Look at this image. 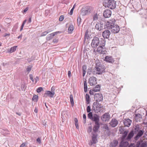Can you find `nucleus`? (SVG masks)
Segmentation results:
<instances>
[{
	"label": "nucleus",
	"mask_w": 147,
	"mask_h": 147,
	"mask_svg": "<svg viewBox=\"0 0 147 147\" xmlns=\"http://www.w3.org/2000/svg\"><path fill=\"white\" fill-rule=\"evenodd\" d=\"M146 110L143 108H138V112H140V113H138V121L139 122L140 124H142L144 123H145L144 119L146 118H144V115L145 114H146Z\"/></svg>",
	"instance_id": "f257e3e1"
},
{
	"label": "nucleus",
	"mask_w": 147,
	"mask_h": 147,
	"mask_svg": "<svg viewBox=\"0 0 147 147\" xmlns=\"http://www.w3.org/2000/svg\"><path fill=\"white\" fill-rule=\"evenodd\" d=\"M103 5L110 9H115L116 6V2L114 0H104Z\"/></svg>",
	"instance_id": "f03ea898"
},
{
	"label": "nucleus",
	"mask_w": 147,
	"mask_h": 147,
	"mask_svg": "<svg viewBox=\"0 0 147 147\" xmlns=\"http://www.w3.org/2000/svg\"><path fill=\"white\" fill-rule=\"evenodd\" d=\"M94 71L96 72V74L101 75L105 72V66L101 64H97L94 68Z\"/></svg>",
	"instance_id": "7ed1b4c3"
},
{
	"label": "nucleus",
	"mask_w": 147,
	"mask_h": 147,
	"mask_svg": "<svg viewBox=\"0 0 147 147\" xmlns=\"http://www.w3.org/2000/svg\"><path fill=\"white\" fill-rule=\"evenodd\" d=\"M92 10L91 6H84L81 9L80 13L82 16H85L90 13Z\"/></svg>",
	"instance_id": "20e7f679"
},
{
	"label": "nucleus",
	"mask_w": 147,
	"mask_h": 147,
	"mask_svg": "<svg viewBox=\"0 0 147 147\" xmlns=\"http://www.w3.org/2000/svg\"><path fill=\"white\" fill-rule=\"evenodd\" d=\"M89 31L88 30H87L84 36V39L83 45L84 46H87L89 45V41L90 40V36L89 34Z\"/></svg>",
	"instance_id": "39448f33"
},
{
	"label": "nucleus",
	"mask_w": 147,
	"mask_h": 147,
	"mask_svg": "<svg viewBox=\"0 0 147 147\" xmlns=\"http://www.w3.org/2000/svg\"><path fill=\"white\" fill-rule=\"evenodd\" d=\"M116 21L115 19H112L106 22H104L105 26H106L108 29H111V28L115 24Z\"/></svg>",
	"instance_id": "423d86ee"
},
{
	"label": "nucleus",
	"mask_w": 147,
	"mask_h": 147,
	"mask_svg": "<svg viewBox=\"0 0 147 147\" xmlns=\"http://www.w3.org/2000/svg\"><path fill=\"white\" fill-rule=\"evenodd\" d=\"M101 105L98 102H94L93 105L92 109L95 112H98L101 110Z\"/></svg>",
	"instance_id": "0eeeda50"
},
{
	"label": "nucleus",
	"mask_w": 147,
	"mask_h": 147,
	"mask_svg": "<svg viewBox=\"0 0 147 147\" xmlns=\"http://www.w3.org/2000/svg\"><path fill=\"white\" fill-rule=\"evenodd\" d=\"M94 98L96 102L102 101L103 99L102 95L100 93H96L94 94Z\"/></svg>",
	"instance_id": "6e6552de"
},
{
	"label": "nucleus",
	"mask_w": 147,
	"mask_h": 147,
	"mask_svg": "<svg viewBox=\"0 0 147 147\" xmlns=\"http://www.w3.org/2000/svg\"><path fill=\"white\" fill-rule=\"evenodd\" d=\"M105 28L104 22H100V23L96 24L95 26V28L99 31H100Z\"/></svg>",
	"instance_id": "1a4fd4ad"
},
{
	"label": "nucleus",
	"mask_w": 147,
	"mask_h": 147,
	"mask_svg": "<svg viewBox=\"0 0 147 147\" xmlns=\"http://www.w3.org/2000/svg\"><path fill=\"white\" fill-rule=\"evenodd\" d=\"M108 51V49L105 48V47H99L97 49V52L102 54H105Z\"/></svg>",
	"instance_id": "9d476101"
},
{
	"label": "nucleus",
	"mask_w": 147,
	"mask_h": 147,
	"mask_svg": "<svg viewBox=\"0 0 147 147\" xmlns=\"http://www.w3.org/2000/svg\"><path fill=\"white\" fill-rule=\"evenodd\" d=\"M114 34L118 33L120 30V28L119 26L117 25H114L109 29Z\"/></svg>",
	"instance_id": "9b49d317"
},
{
	"label": "nucleus",
	"mask_w": 147,
	"mask_h": 147,
	"mask_svg": "<svg viewBox=\"0 0 147 147\" xmlns=\"http://www.w3.org/2000/svg\"><path fill=\"white\" fill-rule=\"evenodd\" d=\"M100 40L98 38L95 37L92 39L91 43V45L94 46H98L100 45Z\"/></svg>",
	"instance_id": "f8f14e48"
},
{
	"label": "nucleus",
	"mask_w": 147,
	"mask_h": 147,
	"mask_svg": "<svg viewBox=\"0 0 147 147\" xmlns=\"http://www.w3.org/2000/svg\"><path fill=\"white\" fill-rule=\"evenodd\" d=\"M89 84L91 86H93L97 84L96 78L93 77H90L88 81Z\"/></svg>",
	"instance_id": "ddd939ff"
},
{
	"label": "nucleus",
	"mask_w": 147,
	"mask_h": 147,
	"mask_svg": "<svg viewBox=\"0 0 147 147\" xmlns=\"http://www.w3.org/2000/svg\"><path fill=\"white\" fill-rule=\"evenodd\" d=\"M110 119V115L109 113H105L101 117V119L103 122L109 120Z\"/></svg>",
	"instance_id": "4468645a"
},
{
	"label": "nucleus",
	"mask_w": 147,
	"mask_h": 147,
	"mask_svg": "<svg viewBox=\"0 0 147 147\" xmlns=\"http://www.w3.org/2000/svg\"><path fill=\"white\" fill-rule=\"evenodd\" d=\"M55 94V92H51L50 91L47 90L44 94V96L45 97L49 96L50 98H53V97Z\"/></svg>",
	"instance_id": "2eb2a0df"
},
{
	"label": "nucleus",
	"mask_w": 147,
	"mask_h": 147,
	"mask_svg": "<svg viewBox=\"0 0 147 147\" xmlns=\"http://www.w3.org/2000/svg\"><path fill=\"white\" fill-rule=\"evenodd\" d=\"M111 34L110 31L108 30H105L102 33V35L104 38L108 39Z\"/></svg>",
	"instance_id": "dca6fc26"
},
{
	"label": "nucleus",
	"mask_w": 147,
	"mask_h": 147,
	"mask_svg": "<svg viewBox=\"0 0 147 147\" xmlns=\"http://www.w3.org/2000/svg\"><path fill=\"white\" fill-rule=\"evenodd\" d=\"M111 14V11L109 9L105 10L104 12L103 15L105 18H108L110 17Z\"/></svg>",
	"instance_id": "f3484780"
},
{
	"label": "nucleus",
	"mask_w": 147,
	"mask_h": 147,
	"mask_svg": "<svg viewBox=\"0 0 147 147\" xmlns=\"http://www.w3.org/2000/svg\"><path fill=\"white\" fill-rule=\"evenodd\" d=\"M100 127L99 122L95 123L94 125L93 128V131L94 133L97 132Z\"/></svg>",
	"instance_id": "a211bd4d"
},
{
	"label": "nucleus",
	"mask_w": 147,
	"mask_h": 147,
	"mask_svg": "<svg viewBox=\"0 0 147 147\" xmlns=\"http://www.w3.org/2000/svg\"><path fill=\"white\" fill-rule=\"evenodd\" d=\"M105 61L111 63H113L114 62V60L112 57L110 56H106L105 59Z\"/></svg>",
	"instance_id": "6ab92c4d"
},
{
	"label": "nucleus",
	"mask_w": 147,
	"mask_h": 147,
	"mask_svg": "<svg viewBox=\"0 0 147 147\" xmlns=\"http://www.w3.org/2000/svg\"><path fill=\"white\" fill-rule=\"evenodd\" d=\"M59 32H56L48 34L47 36V40H49L52 39L53 38V37L55 35L57 34V33Z\"/></svg>",
	"instance_id": "aec40b11"
},
{
	"label": "nucleus",
	"mask_w": 147,
	"mask_h": 147,
	"mask_svg": "<svg viewBox=\"0 0 147 147\" xmlns=\"http://www.w3.org/2000/svg\"><path fill=\"white\" fill-rule=\"evenodd\" d=\"M99 116L96 114L93 115V117L91 119L92 121L95 122H99L100 121Z\"/></svg>",
	"instance_id": "412c9836"
},
{
	"label": "nucleus",
	"mask_w": 147,
	"mask_h": 147,
	"mask_svg": "<svg viewBox=\"0 0 147 147\" xmlns=\"http://www.w3.org/2000/svg\"><path fill=\"white\" fill-rule=\"evenodd\" d=\"M118 124V121L116 119H112L111 121L110 124L112 127H115Z\"/></svg>",
	"instance_id": "4be33fe9"
},
{
	"label": "nucleus",
	"mask_w": 147,
	"mask_h": 147,
	"mask_svg": "<svg viewBox=\"0 0 147 147\" xmlns=\"http://www.w3.org/2000/svg\"><path fill=\"white\" fill-rule=\"evenodd\" d=\"M131 122V120L129 119H126L124 120L123 123L125 126L129 127Z\"/></svg>",
	"instance_id": "5701e85b"
},
{
	"label": "nucleus",
	"mask_w": 147,
	"mask_h": 147,
	"mask_svg": "<svg viewBox=\"0 0 147 147\" xmlns=\"http://www.w3.org/2000/svg\"><path fill=\"white\" fill-rule=\"evenodd\" d=\"M92 140L93 143L92 142L90 144L91 145L93 143L94 144H95L97 143V136L96 135L93 134L92 137Z\"/></svg>",
	"instance_id": "b1692460"
},
{
	"label": "nucleus",
	"mask_w": 147,
	"mask_h": 147,
	"mask_svg": "<svg viewBox=\"0 0 147 147\" xmlns=\"http://www.w3.org/2000/svg\"><path fill=\"white\" fill-rule=\"evenodd\" d=\"M17 47H13L10 49H8L7 50V52L9 53H12L15 51Z\"/></svg>",
	"instance_id": "393cba45"
},
{
	"label": "nucleus",
	"mask_w": 147,
	"mask_h": 147,
	"mask_svg": "<svg viewBox=\"0 0 147 147\" xmlns=\"http://www.w3.org/2000/svg\"><path fill=\"white\" fill-rule=\"evenodd\" d=\"M140 142L138 141V147H146V144L144 142Z\"/></svg>",
	"instance_id": "a878e982"
},
{
	"label": "nucleus",
	"mask_w": 147,
	"mask_h": 147,
	"mask_svg": "<svg viewBox=\"0 0 147 147\" xmlns=\"http://www.w3.org/2000/svg\"><path fill=\"white\" fill-rule=\"evenodd\" d=\"M86 66L85 65H84L82 66V75L83 77L85 76L86 74Z\"/></svg>",
	"instance_id": "bb28decb"
},
{
	"label": "nucleus",
	"mask_w": 147,
	"mask_h": 147,
	"mask_svg": "<svg viewBox=\"0 0 147 147\" xmlns=\"http://www.w3.org/2000/svg\"><path fill=\"white\" fill-rule=\"evenodd\" d=\"M100 86L99 85H97L96 87L93 89V91L94 92L99 91L100 90Z\"/></svg>",
	"instance_id": "cd10ccee"
},
{
	"label": "nucleus",
	"mask_w": 147,
	"mask_h": 147,
	"mask_svg": "<svg viewBox=\"0 0 147 147\" xmlns=\"http://www.w3.org/2000/svg\"><path fill=\"white\" fill-rule=\"evenodd\" d=\"M144 132L145 131L144 129L139 130V127H138V138L143 135Z\"/></svg>",
	"instance_id": "c85d7f7f"
},
{
	"label": "nucleus",
	"mask_w": 147,
	"mask_h": 147,
	"mask_svg": "<svg viewBox=\"0 0 147 147\" xmlns=\"http://www.w3.org/2000/svg\"><path fill=\"white\" fill-rule=\"evenodd\" d=\"M86 103L87 104L89 103L90 100V97L89 94H86Z\"/></svg>",
	"instance_id": "c756f323"
},
{
	"label": "nucleus",
	"mask_w": 147,
	"mask_h": 147,
	"mask_svg": "<svg viewBox=\"0 0 147 147\" xmlns=\"http://www.w3.org/2000/svg\"><path fill=\"white\" fill-rule=\"evenodd\" d=\"M134 135V133H133V131H131L129 133V134L127 137V140H130V139Z\"/></svg>",
	"instance_id": "7c9ffc66"
},
{
	"label": "nucleus",
	"mask_w": 147,
	"mask_h": 147,
	"mask_svg": "<svg viewBox=\"0 0 147 147\" xmlns=\"http://www.w3.org/2000/svg\"><path fill=\"white\" fill-rule=\"evenodd\" d=\"M118 144V141L117 140H114L111 144V145L112 147H115L117 146Z\"/></svg>",
	"instance_id": "2f4dec72"
},
{
	"label": "nucleus",
	"mask_w": 147,
	"mask_h": 147,
	"mask_svg": "<svg viewBox=\"0 0 147 147\" xmlns=\"http://www.w3.org/2000/svg\"><path fill=\"white\" fill-rule=\"evenodd\" d=\"M84 91L85 92H86L87 91V82L86 81H85L84 84Z\"/></svg>",
	"instance_id": "473e14b6"
},
{
	"label": "nucleus",
	"mask_w": 147,
	"mask_h": 147,
	"mask_svg": "<svg viewBox=\"0 0 147 147\" xmlns=\"http://www.w3.org/2000/svg\"><path fill=\"white\" fill-rule=\"evenodd\" d=\"M70 101L71 105L73 106L74 105V101L73 99V97L72 95H70Z\"/></svg>",
	"instance_id": "72a5a7b5"
},
{
	"label": "nucleus",
	"mask_w": 147,
	"mask_h": 147,
	"mask_svg": "<svg viewBox=\"0 0 147 147\" xmlns=\"http://www.w3.org/2000/svg\"><path fill=\"white\" fill-rule=\"evenodd\" d=\"M88 117L91 120L93 117V115H92V112H89L88 115Z\"/></svg>",
	"instance_id": "f704fd0d"
},
{
	"label": "nucleus",
	"mask_w": 147,
	"mask_h": 147,
	"mask_svg": "<svg viewBox=\"0 0 147 147\" xmlns=\"http://www.w3.org/2000/svg\"><path fill=\"white\" fill-rule=\"evenodd\" d=\"M74 28L73 26L72 25H70L68 28L69 31H70L71 32L74 30Z\"/></svg>",
	"instance_id": "c9c22d12"
},
{
	"label": "nucleus",
	"mask_w": 147,
	"mask_h": 147,
	"mask_svg": "<svg viewBox=\"0 0 147 147\" xmlns=\"http://www.w3.org/2000/svg\"><path fill=\"white\" fill-rule=\"evenodd\" d=\"M50 32V31H45V32H42V34H41V36H45L47 34H48V33Z\"/></svg>",
	"instance_id": "e433bc0d"
},
{
	"label": "nucleus",
	"mask_w": 147,
	"mask_h": 147,
	"mask_svg": "<svg viewBox=\"0 0 147 147\" xmlns=\"http://www.w3.org/2000/svg\"><path fill=\"white\" fill-rule=\"evenodd\" d=\"M18 26L17 25H15L13 28L12 31V32L14 33L16 31L17 29L18 28Z\"/></svg>",
	"instance_id": "4c0bfd02"
},
{
	"label": "nucleus",
	"mask_w": 147,
	"mask_h": 147,
	"mask_svg": "<svg viewBox=\"0 0 147 147\" xmlns=\"http://www.w3.org/2000/svg\"><path fill=\"white\" fill-rule=\"evenodd\" d=\"M38 99V96L36 95H34L33 96L32 100L35 101H37Z\"/></svg>",
	"instance_id": "58836bf2"
},
{
	"label": "nucleus",
	"mask_w": 147,
	"mask_h": 147,
	"mask_svg": "<svg viewBox=\"0 0 147 147\" xmlns=\"http://www.w3.org/2000/svg\"><path fill=\"white\" fill-rule=\"evenodd\" d=\"M98 19V16L97 14L94 15L93 17V20H96Z\"/></svg>",
	"instance_id": "ea45409f"
},
{
	"label": "nucleus",
	"mask_w": 147,
	"mask_h": 147,
	"mask_svg": "<svg viewBox=\"0 0 147 147\" xmlns=\"http://www.w3.org/2000/svg\"><path fill=\"white\" fill-rule=\"evenodd\" d=\"M43 90V88L41 87H40L37 88L36 91L37 92L39 93L41 91Z\"/></svg>",
	"instance_id": "a19ab883"
},
{
	"label": "nucleus",
	"mask_w": 147,
	"mask_h": 147,
	"mask_svg": "<svg viewBox=\"0 0 147 147\" xmlns=\"http://www.w3.org/2000/svg\"><path fill=\"white\" fill-rule=\"evenodd\" d=\"M83 117L84 119L83 123H86V116L85 114H84L83 115Z\"/></svg>",
	"instance_id": "79ce46f5"
},
{
	"label": "nucleus",
	"mask_w": 147,
	"mask_h": 147,
	"mask_svg": "<svg viewBox=\"0 0 147 147\" xmlns=\"http://www.w3.org/2000/svg\"><path fill=\"white\" fill-rule=\"evenodd\" d=\"M64 18V16H63V15H61L59 19V20L60 21H62L63 20Z\"/></svg>",
	"instance_id": "37998d69"
},
{
	"label": "nucleus",
	"mask_w": 147,
	"mask_h": 147,
	"mask_svg": "<svg viewBox=\"0 0 147 147\" xmlns=\"http://www.w3.org/2000/svg\"><path fill=\"white\" fill-rule=\"evenodd\" d=\"M86 110L87 111L88 113L90 112L91 111V109L90 106H88L87 107Z\"/></svg>",
	"instance_id": "c03bdc74"
},
{
	"label": "nucleus",
	"mask_w": 147,
	"mask_h": 147,
	"mask_svg": "<svg viewBox=\"0 0 147 147\" xmlns=\"http://www.w3.org/2000/svg\"><path fill=\"white\" fill-rule=\"evenodd\" d=\"M81 19L80 17H78L77 19V22L80 24L81 22Z\"/></svg>",
	"instance_id": "a18cd8bd"
},
{
	"label": "nucleus",
	"mask_w": 147,
	"mask_h": 147,
	"mask_svg": "<svg viewBox=\"0 0 147 147\" xmlns=\"http://www.w3.org/2000/svg\"><path fill=\"white\" fill-rule=\"evenodd\" d=\"M92 129V128L91 126L89 127L88 129V132L89 133L91 131Z\"/></svg>",
	"instance_id": "49530a36"
},
{
	"label": "nucleus",
	"mask_w": 147,
	"mask_h": 147,
	"mask_svg": "<svg viewBox=\"0 0 147 147\" xmlns=\"http://www.w3.org/2000/svg\"><path fill=\"white\" fill-rule=\"evenodd\" d=\"M31 70V68L30 67H28L26 69V70L27 71L29 72Z\"/></svg>",
	"instance_id": "de8ad7c7"
},
{
	"label": "nucleus",
	"mask_w": 147,
	"mask_h": 147,
	"mask_svg": "<svg viewBox=\"0 0 147 147\" xmlns=\"http://www.w3.org/2000/svg\"><path fill=\"white\" fill-rule=\"evenodd\" d=\"M37 142L39 144H40L41 143V139L40 138H38L36 140Z\"/></svg>",
	"instance_id": "09e8293b"
},
{
	"label": "nucleus",
	"mask_w": 147,
	"mask_h": 147,
	"mask_svg": "<svg viewBox=\"0 0 147 147\" xmlns=\"http://www.w3.org/2000/svg\"><path fill=\"white\" fill-rule=\"evenodd\" d=\"M143 138H144L145 139H146V140H147V131L145 132V135L143 136Z\"/></svg>",
	"instance_id": "8fccbe9b"
},
{
	"label": "nucleus",
	"mask_w": 147,
	"mask_h": 147,
	"mask_svg": "<svg viewBox=\"0 0 147 147\" xmlns=\"http://www.w3.org/2000/svg\"><path fill=\"white\" fill-rule=\"evenodd\" d=\"M30 80L34 82V79L33 78L32 75H30Z\"/></svg>",
	"instance_id": "3c124183"
},
{
	"label": "nucleus",
	"mask_w": 147,
	"mask_h": 147,
	"mask_svg": "<svg viewBox=\"0 0 147 147\" xmlns=\"http://www.w3.org/2000/svg\"><path fill=\"white\" fill-rule=\"evenodd\" d=\"M104 127L106 129H107V130L109 129V128L108 127V126L107 125H105L104 126Z\"/></svg>",
	"instance_id": "603ef678"
},
{
	"label": "nucleus",
	"mask_w": 147,
	"mask_h": 147,
	"mask_svg": "<svg viewBox=\"0 0 147 147\" xmlns=\"http://www.w3.org/2000/svg\"><path fill=\"white\" fill-rule=\"evenodd\" d=\"M74 9H73L72 8L71 9V10L70 11V12H69V13H70V15H72V14L73 13V11Z\"/></svg>",
	"instance_id": "864d4df0"
},
{
	"label": "nucleus",
	"mask_w": 147,
	"mask_h": 147,
	"mask_svg": "<svg viewBox=\"0 0 147 147\" xmlns=\"http://www.w3.org/2000/svg\"><path fill=\"white\" fill-rule=\"evenodd\" d=\"M53 41L54 43H57L58 42V40L57 39H55L53 40Z\"/></svg>",
	"instance_id": "5fc2aeb1"
},
{
	"label": "nucleus",
	"mask_w": 147,
	"mask_h": 147,
	"mask_svg": "<svg viewBox=\"0 0 147 147\" xmlns=\"http://www.w3.org/2000/svg\"><path fill=\"white\" fill-rule=\"evenodd\" d=\"M135 145L134 144H131L128 147H134Z\"/></svg>",
	"instance_id": "6e6d98bb"
},
{
	"label": "nucleus",
	"mask_w": 147,
	"mask_h": 147,
	"mask_svg": "<svg viewBox=\"0 0 147 147\" xmlns=\"http://www.w3.org/2000/svg\"><path fill=\"white\" fill-rule=\"evenodd\" d=\"M55 87H52L51 88V92H55Z\"/></svg>",
	"instance_id": "4d7b16f0"
},
{
	"label": "nucleus",
	"mask_w": 147,
	"mask_h": 147,
	"mask_svg": "<svg viewBox=\"0 0 147 147\" xmlns=\"http://www.w3.org/2000/svg\"><path fill=\"white\" fill-rule=\"evenodd\" d=\"M74 120L75 122V123H78V121L76 118H75Z\"/></svg>",
	"instance_id": "13d9d810"
},
{
	"label": "nucleus",
	"mask_w": 147,
	"mask_h": 147,
	"mask_svg": "<svg viewBox=\"0 0 147 147\" xmlns=\"http://www.w3.org/2000/svg\"><path fill=\"white\" fill-rule=\"evenodd\" d=\"M94 92L93 90L92 91H90L89 93H90V94L94 95Z\"/></svg>",
	"instance_id": "bf43d9fd"
},
{
	"label": "nucleus",
	"mask_w": 147,
	"mask_h": 147,
	"mask_svg": "<svg viewBox=\"0 0 147 147\" xmlns=\"http://www.w3.org/2000/svg\"><path fill=\"white\" fill-rule=\"evenodd\" d=\"M68 76L69 77H70V76H71V71H68Z\"/></svg>",
	"instance_id": "052dcab7"
},
{
	"label": "nucleus",
	"mask_w": 147,
	"mask_h": 147,
	"mask_svg": "<svg viewBox=\"0 0 147 147\" xmlns=\"http://www.w3.org/2000/svg\"><path fill=\"white\" fill-rule=\"evenodd\" d=\"M35 80L36 83L37 81L38 80V78L37 76H36V78H35Z\"/></svg>",
	"instance_id": "680f3d73"
},
{
	"label": "nucleus",
	"mask_w": 147,
	"mask_h": 147,
	"mask_svg": "<svg viewBox=\"0 0 147 147\" xmlns=\"http://www.w3.org/2000/svg\"><path fill=\"white\" fill-rule=\"evenodd\" d=\"M28 8L26 7V8L24 10V13L26 12L28 10Z\"/></svg>",
	"instance_id": "e2e57ef3"
},
{
	"label": "nucleus",
	"mask_w": 147,
	"mask_h": 147,
	"mask_svg": "<svg viewBox=\"0 0 147 147\" xmlns=\"http://www.w3.org/2000/svg\"><path fill=\"white\" fill-rule=\"evenodd\" d=\"M25 144L23 143L20 145V147H25Z\"/></svg>",
	"instance_id": "0e129e2a"
},
{
	"label": "nucleus",
	"mask_w": 147,
	"mask_h": 147,
	"mask_svg": "<svg viewBox=\"0 0 147 147\" xmlns=\"http://www.w3.org/2000/svg\"><path fill=\"white\" fill-rule=\"evenodd\" d=\"M10 35V34L9 33H5L4 36L5 37L7 36H9Z\"/></svg>",
	"instance_id": "69168bd1"
},
{
	"label": "nucleus",
	"mask_w": 147,
	"mask_h": 147,
	"mask_svg": "<svg viewBox=\"0 0 147 147\" xmlns=\"http://www.w3.org/2000/svg\"><path fill=\"white\" fill-rule=\"evenodd\" d=\"M75 124L77 128L78 129L79 128V126L78 124V123H75Z\"/></svg>",
	"instance_id": "338daca9"
},
{
	"label": "nucleus",
	"mask_w": 147,
	"mask_h": 147,
	"mask_svg": "<svg viewBox=\"0 0 147 147\" xmlns=\"http://www.w3.org/2000/svg\"><path fill=\"white\" fill-rule=\"evenodd\" d=\"M38 109L36 108H35V109L34 110V111L35 112V113H37L38 112Z\"/></svg>",
	"instance_id": "774afa93"
}]
</instances>
